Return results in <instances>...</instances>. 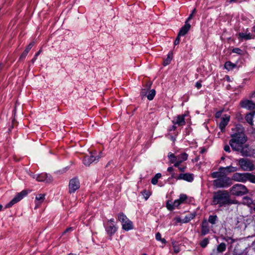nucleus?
Returning a JSON list of instances; mask_svg holds the SVG:
<instances>
[{
    "label": "nucleus",
    "mask_w": 255,
    "mask_h": 255,
    "mask_svg": "<svg viewBox=\"0 0 255 255\" xmlns=\"http://www.w3.org/2000/svg\"><path fill=\"white\" fill-rule=\"evenodd\" d=\"M247 137L243 132H238L232 135V138L229 143L232 149L234 150L240 151L243 155V151L247 149L246 142Z\"/></svg>",
    "instance_id": "nucleus-1"
},
{
    "label": "nucleus",
    "mask_w": 255,
    "mask_h": 255,
    "mask_svg": "<svg viewBox=\"0 0 255 255\" xmlns=\"http://www.w3.org/2000/svg\"><path fill=\"white\" fill-rule=\"evenodd\" d=\"M211 176L213 178H216L213 181V185L215 188H227L232 184L231 179L223 171L219 170L211 173Z\"/></svg>",
    "instance_id": "nucleus-2"
},
{
    "label": "nucleus",
    "mask_w": 255,
    "mask_h": 255,
    "mask_svg": "<svg viewBox=\"0 0 255 255\" xmlns=\"http://www.w3.org/2000/svg\"><path fill=\"white\" fill-rule=\"evenodd\" d=\"M237 203V201L230 199V196L227 191H219L214 194L212 200V204L214 205H218L219 207H223Z\"/></svg>",
    "instance_id": "nucleus-3"
},
{
    "label": "nucleus",
    "mask_w": 255,
    "mask_h": 255,
    "mask_svg": "<svg viewBox=\"0 0 255 255\" xmlns=\"http://www.w3.org/2000/svg\"><path fill=\"white\" fill-rule=\"evenodd\" d=\"M188 155L187 153L184 152L177 156L174 153L169 152L168 154V157L169 159V162L174 164V166L178 167L179 170L181 172H184L187 168L186 165L180 166V165L184 161L187 160Z\"/></svg>",
    "instance_id": "nucleus-4"
},
{
    "label": "nucleus",
    "mask_w": 255,
    "mask_h": 255,
    "mask_svg": "<svg viewBox=\"0 0 255 255\" xmlns=\"http://www.w3.org/2000/svg\"><path fill=\"white\" fill-rule=\"evenodd\" d=\"M255 175L252 174L251 173L236 172L233 175L231 180H233L236 182L244 183L247 182V181H249L251 182L254 183V182H255Z\"/></svg>",
    "instance_id": "nucleus-5"
},
{
    "label": "nucleus",
    "mask_w": 255,
    "mask_h": 255,
    "mask_svg": "<svg viewBox=\"0 0 255 255\" xmlns=\"http://www.w3.org/2000/svg\"><path fill=\"white\" fill-rule=\"evenodd\" d=\"M118 218L122 223L123 230L128 231L133 228L132 222L123 213L118 214Z\"/></svg>",
    "instance_id": "nucleus-6"
},
{
    "label": "nucleus",
    "mask_w": 255,
    "mask_h": 255,
    "mask_svg": "<svg viewBox=\"0 0 255 255\" xmlns=\"http://www.w3.org/2000/svg\"><path fill=\"white\" fill-rule=\"evenodd\" d=\"M238 164L243 171H252L255 169L253 162L247 158H240L238 160Z\"/></svg>",
    "instance_id": "nucleus-7"
},
{
    "label": "nucleus",
    "mask_w": 255,
    "mask_h": 255,
    "mask_svg": "<svg viewBox=\"0 0 255 255\" xmlns=\"http://www.w3.org/2000/svg\"><path fill=\"white\" fill-rule=\"evenodd\" d=\"M230 192L232 195L235 196H242L248 193L247 187L241 184H236L231 188Z\"/></svg>",
    "instance_id": "nucleus-8"
},
{
    "label": "nucleus",
    "mask_w": 255,
    "mask_h": 255,
    "mask_svg": "<svg viewBox=\"0 0 255 255\" xmlns=\"http://www.w3.org/2000/svg\"><path fill=\"white\" fill-rule=\"evenodd\" d=\"M114 219L108 220L107 223L104 224V226L107 234L112 237L118 230V227L114 224Z\"/></svg>",
    "instance_id": "nucleus-9"
},
{
    "label": "nucleus",
    "mask_w": 255,
    "mask_h": 255,
    "mask_svg": "<svg viewBox=\"0 0 255 255\" xmlns=\"http://www.w3.org/2000/svg\"><path fill=\"white\" fill-rule=\"evenodd\" d=\"M172 178H175L177 180H183L189 182H191L194 180V175L192 173H186L180 174L178 176H175L174 172L171 173Z\"/></svg>",
    "instance_id": "nucleus-10"
},
{
    "label": "nucleus",
    "mask_w": 255,
    "mask_h": 255,
    "mask_svg": "<svg viewBox=\"0 0 255 255\" xmlns=\"http://www.w3.org/2000/svg\"><path fill=\"white\" fill-rule=\"evenodd\" d=\"M26 191L23 190L17 193L14 197L7 204L5 205V208H8L12 207L13 205L20 201L24 196L27 195Z\"/></svg>",
    "instance_id": "nucleus-11"
},
{
    "label": "nucleus",
    "mask_w": 255,
    "mask_h": 255,
    "mask_svg": "<svg viewBox=\"0 0 255 255\" xmlns=\"http://www.w3.org/2000/svg\"><path fill=\"white\" fill-rule=\"evenodd\" d=\"M33 178L38 182H45L46 183H50L52 181V176L47 173H42L41 174L32 175Z\"/></svg>",
    "instance_id": "nucleus-12"
},
{
    "label": "nucleus",
    "mask_w": 255,
    "mask_h": 255,
    "mask_svg": "<svg viewBox=\"0 0 255 255\" xmlns=\"http://www.w3.org/2000/svg\"><path fill=\"white\" fill-rule=\"evenodd\" d=\"M80 188V182L79 180L74 178L70 180L69 184V192L71 194L74 193Z\"/></svg>",
    "instance_id": "nucleus-13"
},
{
    "label": "nucleus",
    "mask_w": 255,
    "mask_h": 255,
    "mask_svg": "<svg viewBox=\"0 0 255 255\" xmlns=\"http://www.w3.org/2000/svg\"><path fill=\"white\" fill-rule=\"evenodd\" d=\"M96 153H91L90 155L86 156L83 160V163L86 166H89L92 163L96 162L99 160V157L95 155Z\"/></svg>",
    "instance_id": "nucleus-14"
},
{
    "label": "nucleus",
    "mask_w": 255,
    "mask_h": 255,
    "mask_svg": "<svg viewBox=\"0 0 255 255\" xmlns=\"http://www.w3.org/2000/svg\"><path fill=\"white\" fill-rule=\"evenodd\" d=\"M230 120V116L228 115H225L222 118L219 124V127L222 132H224L226 127L228 125Z\"/></svg>",
    "instance_id": "nucleus-15"
},
{
    "label": "nucleus",
    "mask_w": 255,
    "mask_h": 255,
    "mask_svg": "<svg viewBox=\"0 0 255 255\" xmlns=\"http://www.w3.org/2000/svg\"><path fill=\"white\" fill-rule=\"evenodd\" d=\"M240 105L242 108L249 110H253L255 108V104L252 101L248 100L241 101Z\"/></svg>",
    "instance_id": "nucleus-16"
},
{
    "label": "nucleus",
    "mask_w": 255,
    "mask_h": 255,
    "mask_svg": "<svg viewBox=\"0 0 255 255\" xmlns=\"http://www.w3.org/2000/svg\"><path fill=\"white\" fill-rule=\"evenodd\" d=\"M210 232V227L209 223L206 220H204L202 222L201 234L202 236H205Z\"/></svg>",
    "instance_id": "nucleus-17"
},
{
    "label": "nucleus",
    "mask_w": 255,
    "mask_h": 255,
    "mask_svg": "<svg viewBox=\"0 0 255 255\" xmlns=\"http://www.w3.org/2000/svg\"><path fill=\"white\" fill-rule=\"evenodd\" d=\"M186 116V114L178 115L176 118V121H173L172 123L174 125L176 124L180 126H184L186 124V122L185 121V117Z\"/></svg>",
    "instance_id": "nucleus-18"
},
{
    "label": "nucleus",
    "mask_w": 255,
    "mask_h": 255,
    "mask_svg": "<svg viewBox=\"0 0 255 255\" xmlns=\"http://www.w3.org/2000/svg\"><path fill=\"white\" fill-rule=\"evenodd\" d=\"M226 249V245L224 243H222L218 246L216 250H213V254L221 255L222 253L224 252Z\"/></svg>",
    "instance_id": "nucleus-19"
},
{
    "label": "nucleus",
    "mask_w": 255,
    "mask_h": 255,
    "mask_svg": "<svg viewBox=\"0 0 255 255\" xmlns=\"http://www.w3.org/2000/svg\"><path fill=\"white\" fill-rule=\"evenodd\" d=\"M191 27V25L188 22L185 21V25L182 27L178 33L179 36L185 35L189 30Z\"/></svg>",
    "instance_id": "nucleus-20"
},
{
    "label": "nucleus",
    "mask_w": 255,
    "mask_h": 255,
    "mask_svg": "<svg viewBox=\"0 0 255 255\" xmlns=\"http://www.w3.org/2000/svg\"><path fill=\"white\" fill-rule=\"evenodd\" d=\"M238 170V169L237 167L232 166H229L225 167H221L219 168V170L224 172L226 174V173L235 172Z\"/></svg>",
    "instance_id": "nucleus-21"
},
{
    "label": "nucleus",
    "mask_w": 255,
    "mask_h": 255,
    "mask_svg": "<svg viewBox=\"0 0 255 255\" xmlns=\"http://www.w3.org/2000/svg\"><path fill=\"white\" fill-rule=\"evenodd\" d=\"M243 156H252L255 158V148L250 149L249 145H247V149L246 150L243 151Z\"/></svg>",
    "instance_id": "nucleus-22"
},
{
    "label": "nucleus",
    "mask_w": 255,
    "mask_h": 255,
    "mask_svg": "<svg viewBox=\"0 0 255 255\" xmlns=\"http://www.w3.org/2000/svg\"><path fill=\"white\" fill-rule=\"evenodd\" d=\"M239 38L245 39V40H249L251 39H254L255 38V36L253 35L251 33H246L243 32H240L239 33Z\"/></svg>",
    "instance_id": "nucleus-23"
},
{
    "label": "nucleus",
    "mask_w": 255,
    "mask_h": 255,
    "mask_svg": "<svg viewBox=\"0 0 255 255\" xmlns=\"http://www.w3.org/2000/svg\"><path fill=\"white\" fill-rule=\"evenodd\" d=\"M45 194H39L36 195L35 197V202L36 205V206H38L39 204L42 203L45 199Z\"/></svg>",
    "instance_id": "nucleus-24"
},
{
    "label": "nucleus",
    "mask_w": 255,
    "mask_h": 255,
    "mask_svg": "<svg viewBox=\"0 0 255 255\" xmlns=\"http://www.w3.org/2000/svg\"><path fill=\"white\" fill-rule=\"evenodd\" d=\"M243 203L244 205H247V206L253 207L254 205L253 201L252 199H251L250 197L246 196L244 197L243 199Z\"/></svg>",
    "instance_id": "nucleus-25"
},
{
    "label": "nucleus",
    "mask_w": 255,
    "mask_h": 255,
    "mask_svg": "<svg viewBox=\"0 0 255 255\" xmlns=\"http://www.w3.org/2000/svg\"><path fill=\"white\" fill-rule=\"evenodd\" d=\"M34 44V42H32L29 44V45L27 46V47L25 48L24 51L23 52V53L21 54L20 58H25L26 55H27L28 53L29 52V50L31 49V48L33 47V46Z\"/></svg>",
    "instance_id": "nucleus-26"
},
{
    "label": "nucleus",
    "mask_w": 255,
    "mask_h": 255,
    "mask_svg": "<svg viewBox=\"0 0 255 255\" xmlns=\"http://www.w3.org/2000/svg\"><path fill=\"white\" fill-rule=\"evenodd\" d=\"M255 115V112L247 114L245 117L246 121L251 126L253 125V119Z\"/></svg>",
    "instance_id": "nucleus-27"
},
{
    "label": "nucleus",
    "mask_w": 255,
    "mask_h": 255,
    "mask_svg": "<svg viewBox=\"0 0 255 255\" xmlns=\"http://www.w3.org/2000/svg\"><path fill=\"white\" fill-rule=\"evenodd\" d=\"M237 67V64L231 62V61H227L224 64V68L228 71L233 70Z\"/></svg>",
    "instance_id": "nucleus-28"
},
{
    "label": "nucleus",
    "mask_w": 255,
    "mask_h": 255,
    "mask_svg": "<svg viewBox=\"0 0 255 255\" xmlns=\"http://www.w3.org/2000/svg\"><path fill=\"white\" fill-rule=\"evenodd\" d=\"M196 214L195 213H190L186 215L182 219V223H187L194 218Z\"/></svg>",
    "instance_id": "nucleus-29"
},
{
    "label": "nucleus",
    "mask_w": 255,
    "mask_h": 255,
    "mask_svg": "<svg viewBox=\"0 0 255 255\" xmlns=\"http://www.w3.org/2000/svg\"><path fill=\"white\" fill-rule=\"evenodd\" d=\"M218 221V217L216 215H210L209 216L208 222L211 225H215Z\"/></svg>",
    "instance_id": "nucleus-30"
},
{
    "label": "nucleus",
    "mask_w": 255,
    "mask_h": 255,
    "mask_svg": "<svg viewBox=\"0 0 255 255\" xmlns=\"http://www.w3.org/2000/svg\"><path fill=\"white\" fill-rule=\"evenodd\" d=\"M171 244L173 248V253L175 254L179 253L180 251L179 244L177 242L174 241H172Z\"/></svg>",
    "instance_id": "nucleus-31"
},
{
    "label": "nucleus",
    "mask_w": 255,
    "mask_h": 255,
    "mask_svg": "<svg viewBox=\"0 0 255 255\" xmlns=\"http://www.w3.org/2000/svg\"><path fill=\"white\" fill-rule=\"evenodd\" d=\"M161 174L160 173L156 174L151 179V182L153 185H156L158 182V180L161 178Z\"/></svg>",
    "instance_id": "nucleus-32"
},
{
    "label": "nucleus",
    "mask_w": 255,
    "mask_h": 255,
    "mask_svg": "<svg viewBox=\"0 0 255 255\" xmlns=\"http://www.w3.org/2000/svg\"><path fill=\"white\" fill-rule=\"evenodd\" d=\"M156 92L154 89H152L149 91L148 93V94L146 95L147 98L148 100L151 101L152 100L155 95Z\"/></svg>",
    "instance_id": "nucleus-33"
},
{
    "label": "nucleus",
    "mask_w": 255,
    "mask_h": 255,
    "mask_svg": "<svg viewBox=\"0 0 255 255\" xmlns=\"http://www.w3.org/2000/svg\"><path fill=\"white\" fill-rule=\"evenodd\" d=\"M172 54H168L166 59L163 61V64L164 66L168 65L171 61L172 60Z\"/></svg>",
    "instance_id": "nucleus-34"
},
{
    "label": "nucleus",
    "mask_w": 255,
    "mask_h": 255,
    "mask_svg": "<svg viewBox=\"0 0 255 255\" xmlns=\"http://www.w3.org/2000/svg\"><path fill=\"white\" fill-rule=\"evenodd\" d=\"M155 239L157 241H160L162 244H166L165 239L161 238V235L159 233H157L155 235Z\"/></svg>",
    "instance_id": "nucleus-35"
},
{
    "label": "nucleus",
    "mask_w": 255,
    "mask_h": 255,
    "mask_svg": "<svg viewBox=\"0 0 255 255\" xmlns=\"http://www.w3.org/2000/svg\"><path fill=\"white\" fill-rule=\"evenodd\" d=\"M209 243V240L207 238H205L200 242V245L201 247L204 248L207 247Z\"/></svg>",
    "instance_id": "nucleus-36"
},
{
    "label": "nucleus",
    "mask_w": 255,
    "mask_h": 255,
    "mask_svg": "<svg viewBox=\"0 0 255 255\" xmlns=\"http://www.w3.org/2000/svg\"><path fill=\"white\" fill-rule=\"evenodd\" d=\"M141 193L143 196L144 198H145V199L146 200L148 199V198L150 197V196L151 195L150 192H149L146 190H144L142 191V192H141Z\"/></svg>",
    "instance_id": "nucleus-37"
},
{
    "label": "nucleus",
    "mask_w": 255,
    "mask_h": 255,
    "mask_svg": "<svg viewBox=\"0 0 255 255\" xmlns=\"http://www.w3.org/2000/svg\"><path fill=\"white\" fill-rule=\"evenodd\" d=\"M232 52L234 53H237L239 55H243L244 51L239 48H234L232 49Z\"/></svg>",
    "instance_id": "nucleus-38"
},
{
    "label": "nucleus",
    "mask_w": 255,
    "mask_h": 255,
    "mask_svg": "<svg viewBox=\"0 0 255 255\" xmlns=\"http://www.w3.org/2000/svg\"><path fill=\"white\" fill-rule=\"evenodd\" d=\"M187 199V196L186 194H181L180 195L179 201L181 204L183 203Z\"/></svg>",
    "instance_id": "nucleus-39"
},
{
    "label": "nucleus",
    "mask_w": 255,
    "mask_h": 255,
    "mask_svg": "<svg viewBox=\"0 0 255 255\" xmlns=\"http://www.w3.org/2000/svg\"><path fill=\"white\" fill-rule=\"evenodd\" d=\"M166 207L168 210L170 211H172L175 209L174 207L173 206V202L169 201H167L166 203Z\"/></svg>",
    "instance_id": "nucleus-40"
},
{
    "label": "nucleus",
    "mask_w": 255,
    "mask_h": 255,
    "mask_svg": "<svg viewBox=\"0 0 255 255\" xmlns=\"http://www.w3.org/2000/svg\"><path fill=\"white\" fill-rule=\"evenodd\" d=\"M196 9L194 8L191 13L189 15V16H188V17L187 18V19H186V21H187V22H189V20H190L192 18H193V15L194 14V13L196 12Z\"/></svg>",
    "instance_id": "nucleus-41"
},
{
    "label": "nucleus",
    "mask_w": 255,
    "mask_h": 255,
    "mask_svg": "<svg viewBox=\"0 0 255 255\" xmlns=\"http://www.w3.org/2000/svg\"><path fill=\"white\" fill-rule=\"evenodd\" d=\"M147 90H146L145 89H142L141 90L140 96L142 98H143L145 96H146V95L147 94Z\"/></svg>",
    "instance_id": "nucleus-42"
},
{
    "label": "nucleus",
    "mask_w": 255,
    "mask_h": 255,
    "mask_svg": "<svg viewBox=\"0 0 255 255\" xmlns=\"http://www.w3.org/2000/svg\"><path fill=\"white\" fill-rule=\"evenodd\" d=\"M173 206L175 208L176 207H178L180 204H181L180 202L179 201V199L175 200L173 202Z\"/></svg>",
    "instance_id": "nucleus-43"
},
{
    "label": "nucleus",
    "mask_w": 255,
    "mask_h": 255,
    "mask_svg": "<svg viewBox=\"0 0 255 255\" xmlns=\"http://www.w3.org/2000/svg\"><path fill=\"white\" fill-rule=\"evenodd\" d=\"M42 52V50L40 49L34 55L33 58L32 59V62L34 63V61L37 59V56L40 54V53Z\"/></svg>",
    "instance_id": "nucleus-44"
},
{
    "label": "nucleus",
    "mask_w": 255,
    "mask_h": 255,
    "mask_svg": "<svg viewBox=\"0 0 255 255\" xmlns=\"http://www.w3.org/2000/svg\"><path fill=\"white\" fill-rule=\"evenodd\" d=\"M181 36H179V34H178V35H177V37H176L175 41H174V45H176L177 44H178L180 42V37Z\"/></svg>",
    "instance_id": "nucleus-45"
},
{
    "label": "nucleus",
    "mask_w": 255,
    "mask_h": 255,
    "mask_svg": "<svg viewBox=\"0 0 255 255\" xmlns=\"http://www.w3.org/2000/svg\"><path fill=\"white\" fill-rule=\"evenodd\" d=\"M74 230V228L73 227H69L67 228L63 233V234H66V233L71 232Z\"/></svg>",
    "instance_id": "nucleus-46"
},
{
    "label": "nucleus",
    "mask_w": 255,
    "mask_h": 255,
    "mask_svg": "<svg viewBox=\"0 0 255 255\" xmlns=\"http://www.w3.org/2000/svg\"><path fill=\"white\" fill-rule=\"evenodd\" d=\"M223 111H220L217 112L215 114V117L216 118H219L221 117Z\"/></svg>",
    "instance_id": "nucleus-47"
},
{
    "label": "nucleus",
    "mask_w": 255,
    "mask_h": 255,
    "mask_svg": "<svg viewBox=\"0 0 255 255\" xmlns=\"http://www.w3.org/2000/svg\"><path fill=\"white\" fill-rule=\"evenodd\" d=\"M224 149L225 151L228 152H230V151H231L230 146L228 145H225L224 147Z\"/></svg>",
    "instance_id": "nucleus-48"
},
{
    "label": "nucleus",
    "mask_w": 255,
    "mask_h": 255,
    "mask_svg": "<svg viewBox=\"0 0 255 255\" xmlns=\"http://www.w3.org/2000/svg\"><path fill=\"white\" fill-rule=\"evenodd\" d=\"M174 220L177 223H182V219H181L179 217H175Z\"/></svg>",
    "instance_id": "nucleus-49"
},
{
    "label": "nucleus",
    "mask_w": 255,
    "mask_h": 255,
    "mask_svg": "<svg viewBox=\"0 0 255 255\" xmlns=\"http://www.w3.org/2000/svg\"><path fill=\"white\" fill-rule=\"evenodd\" d=\"M195 87L198 89H199L201 88L202 87V84H201V83L200 82H197L195 84Z\"/></svg>",
    "instance_id": "nucleus-50"
},
{
    "label": "nucleus",
    "mask_w": 255,
    "mask_h": 255,
    "mask_svg": "<svg viewBox=\"0 0 255 255\" xmlns=\"http://www.w3.org/2000/svg\"><path fill=\"white\" fill-rule=\"evenodd\" d=\"M167 171L169 172L170 173V174H171V173H172V172H173V167H172V166H170V167H168V168H167Z\"/></svg>",
    "instance_id": "nucleus-51"
},
{
    "label": "nucleus",
    "mask_w": 255,
    "mask_h": 255,
    "mask_svg": "<svg viewBox=\"0 0 255 255\" xmlns=\"http://www.w3.org/2000/svg\"><path fill=\"white\" fill-rule=\"evenodd\" d=\"M176 127L174 125H173L172 126L171 128L170 129V130H174L176 129Z\"/></svg>",
    "instance_id": "nucleus-52"
},
{
    "label": "nucleus",
    "mask_w": 255,
    "mask_h": 255,
    "mask_svg": "<svg viewBox=\"0 0 255 255\" xmlns=\"http://www.w3.org/2000/svg\"><path fill=\"white\" fill-rule=\"evenodd\" d=\"M237 1V0H230L229 1V2L230 3H232V2H236Z\"/></svg>",
    "instance_id": "nucleus-53"
},
{
    "label": "nucleus",
    "mask_w": 255,
    "mask_h": 255,
    "mask_svg": "<svg viewBox=\"0 0 255 255\" xmlns=\"http://www.w3.org/2000/svg\"><path fill=\"white\" fill-rule=\"evenodd\" d=\"M253 30L254 32H255V25L253 27Z\"/></svg>",
    "instance_id": "nucleus-54"
},
{
    "label": "nucleus",
    "mask_w": 255,
    "mask_h": 255,
    "mask_svg": "<svg viewBox=\"0 0 255 255\" xmlns=\"http://www.w3.org/2000/svg\"><path fill=\"white\" fill-rule=\"evenodd\" d=\"M2 206L1 205H0V211L2 210Z\"/></svg>",
    "instance_id": "nucleus-55"
},
{
    "label": "nucleus",
    "mask_w": 255,
    "mask_h": 255,
    "mask_svg": "<svg viewBox=\"0 0 255 255\" xmlns=\"http://www.w3.org/2000/svg\"><path fill=\"white\" fill-rule=\"evenodd\" d=\"M224 159H225V158H224V157H221V159H222V160H224Z\"/></svg>",
    "instance_id": "nucleus-56"
},
{
    "label": "nucleus",
    "mask_w": 255,
    "mask_h": 255,
    "mask_svg": "<svg viewBox=\"0 0 255 255\" xmlns=\"http://www.w3.org/2000/svg\"><path fill=\"white\" fill-rule=\"evenodd\" d=\"M141 255H147L146 254H143Z\"/></svg>",
    "instance_id": "nucleus-57"
},
{
    "label": "nucleus",
    "mask_w": 255,
    "mask_h": 255,
    "mask_svg": "<svg viewBox=\"0 0 255 255\" xmlns=\"http://www.w3.org/2000/svg\"><path fill=\"white\" fill-rule=\"evenodd\" d=\"M212 255H215L212 253Z\"/></svg>",
    "instance_id": "nucleus-58"
},
{
    "label": "nucleus",
    "mask_w": 255,
    "mask_h": 255,
    "mask_svg": "<svg viewBox=\"0 0 255 255\" xmlns=\"http://www.w3.org/2000/svg\"><path fill=\"white\" fill-rule=\"evenodd\" d=\"M228 80H229V77L227 76Z\"/></svg>",
    "instance_id": "nucleus-59"
},
{
    "label": "nucleus",
    "mask_w": 255,
    "mask_h": 255,
    "mask_svg": "<svg viewBox=\"0 0 255 255\" xmlns=\"http://www.w3.org/2000/svg\"><path fill=\"white\" fill-rule=\"evenodd\" d=\"M228 80H229V77L227 76Z\"/></svg>",
    "instance_id": "nucleus-60"
},
{
    "label": "nucleus",
    "mask_w": 255,
    "mask_h": 255,
    "mask_svg": "<svg viewBox=\"0 0 255 255\" xmlns=\"http://www.w3.org/2000/svg\"><path fill=\"white\" fill-rule=\"evenodd\" d=\"M254 183H255V182H254Z\"/></svg>",
    "instance_id": "nucleus-61"
}]
</instances>
